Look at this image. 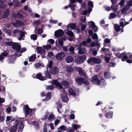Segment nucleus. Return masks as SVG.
Segmentation results:
<instances>
[{
    "instance_id": "1",
    "label": "nucleus",
    "mask_w": 132,
    "mask_h": 132,
    "mask_svg": "<svg viewBox=\"0 0 132 132\" xmlns=\"http://www.w3.org/2000/svg\"><path fill=\"white\" fill-rule=\"evenodd\" d=\"M12 121L18 122L14 125L12 126L10 129V132H15L16 129H18L19 130L18 132H22L24 127V125L22 123L23 119L22 118H15L12 120Z\"/></svg>"
},
{
    "instance_id": "2",
    "label": "nucleus",
    "mask_w": 132,
    "mask_h": 132,
    "mask_svg": "<svg viewBox=\"0 0 132 132\" xmlns=\"http://www.w3.org/2000/svg\"><path fill=\"white\" fill-rule=\"evenodd\" d=\"M128 53H131L130 52L127 53L126 52L124 51L121 54H120L119 52L116 53V56L119 59H121V60L122 61H126L128 63H132V58H129V57L126 60L123 59L124 56H127Z\"/></svg>"
},
{
    "instance_id": "3",
    "label": "nucleus",
    "mask_w": 132,
    "mask_h": 132,
    "mask_svg": "<svg viewBox=\"0 0 132 132\" xmlns=\"http://www.w3.org/2000/svg\"><path fill=\"white\" fill-rule=\"evenodd\" d=\"M91 81L93 84L97 85H99L100 84L102 86H104L106 85V83L103 79H101L100 81L98 77L96 75L93 76L92 78Z\"/></svg>"
},
{
    "instance_id": "4",
    "label": "nucleus",
    "mask_w": 132,
    "mask_h": 132,
    "mask_svg": "<svg viewBox=\"0 0 132 132\" xmlns=\"http://www.w3.org/2000/svg\"><path fill=\"white\" fill-rule=\"evenodd\" d=\"M6 45L8 46H12V48L13 49L18 51L21 48V47L19 45L16 43L12 42L11 40L9 42H6Z\"/></svg>"
},
{
    "instance_id": "5",
    "label": "nucleus",
    "mask_w": 132,
    "mask_h": 132,
    "mask_svg": "<svg viewBox=\"0 0 132 132\" xmlns=\"http://www.w3.org/2000/svg\"><path fill=\"white\" fill-rule=\"evenodd\" d=\"M23 110L25 112V116H27V115H29L31 116L33 110L30 109L28 106L27 105H26L24 108Z\"/></svg>"
},
{
    "instance_id": "6",
    "label": "nucleus",
    "mask_w": 132,
    "mask_h": 132,
    "mask_svg": "<svg viewBox=\"0 0 132 132\" xmlns=\"http://www.w3.org/2000/svg\"><path fill=\"white\" fill-rule=\"evenodd\" d=\"M101 62V60L98 58L92 57L89 58L87 60L88 63H99Z\"/></svg>"
},
{
    "instance_id": "7",
    "label": "nucleus",
    "mask_w": 132,
    "mask_h": 132,
    "mask_svg": "<svg viewBox=\"0 0 132 132\" xmlns=\"http://www.w3.org/2000/svg\"><path fill=\"white\" fill-rule=\"evenodd\" d=\"M76 82L78 84H80L82 83H84L85 84L87 85L89 84L88 82L81 78H76Z\"/></svg>"
},
{
    "instance_id": "8",
    "label": "nucleus",
    "mask_w": 132,
    "mask_h": 132,
    "mask_svg": "<svg viewBox=\"0 0 132 132\" xmlns=\"http://www.w3.org/2000/svg\"><path fill=\"white\" fill-rule=\"evenodd\" d=\"M86 59V56L82 55L78 57L76 60V61L78 63H81L85 61Z\"/></svg>"
},
{
    "instance_id": "9",
    "label": "nucleus",
    "mask_w": 132,
    "mask_h": 132,
    "mask_svg": "<svg viewBox=\"0 0 132 132\" xmlns=\"http://www.w3.org/2000/svg\"><path fill=\"white\" fill-rule=\"evenodd\" d=\"M65 54L63 52L59 53L56 55V58L58 60H62L65 56Z\"/></svg>"
},
{
    "instance_id": "10",
    "label": "nucleus",
    "mask_w": 132,
    "mask_h": 132,
    "mask_svg": "<svg viewBox=\"0 0 132 132\" xmlns=\"http://www.w3.org/2000/svg\"><path fill=\"white\" fill-rule=\"evenodd\" d=\"M37 52L42 55V58L44 57L45 50L44 48L39 47L37 48Z\"/></svg>"
},
{
    "instance_id": "11",
    "label": "nucleus",
    "mask_w": 132,
    "mask_h": 132,
    "mask_svg": "<svg viewBox=\"0 0 132 132\" xmlns=\"http://www.w3.org/2000/svg\"><path fill=\"white\" fill-rule=\"evenodd\" d=\"M64 34L63 31L61 29H60L55 31L54 35L56 37H61Z\"/></svg>"
},
{
    "instance_id": "12",
    "label": "nucleus",
    "mask_w": 132,
    "mask_h": 132,
    "mask_svg": "<svg viewBox=\"0 0 132 132\" xmlns=\"http://www.w3.org/2000/svg\"><path fill=\"white\" fill-rule=\"evenodd\" d=\"M9 11L8 10H6L4 12L3 17H2L1 11L0 10V19L2 18V17L3 18H7L9 15Z\"/></svg>"
},
{
    "instance_id": "13",
    "label": "nucleus",
    "mask_w": 132,
    "mask_h": 132,
    "mask_svg": "<svg viewBox=\"0 0 132 132\" xmlns=\"http://www.w3.org/2000/svg\"><path fill=\"white\" fill-rule=\"evenodd\" d=\"M13 25L15 27L18 28L20 26L23 25V22L20 20H16V23H13Z\"/></svg>"
},
{
    "instance_id": "14",
    "label": "nucleus",
    "mask_w": 132,
    "mask_h": 132,
    "mask_svg": "<svg viewBox=\"0 0 132 132\" xmlns=\"http://www.w3.org/2000/svg\"><path fill=\"white\" fill-rule=\"evenodd\" d=\"M88 25L89 27H91L93 29H95L94 30L95 32H96L97 30V27L95 25V23L93 21H90L88 23Z\"/></svg>"
},
{
    "instance_id": "15",
    "label": "nucleus",
    "mask_w": 132,
    "mask_h": 132,
    "mask_svg": "<svg viewBox=\"0 0 132 132\" xmlns=\"http://www.w3.org/2000/svg\"><path fill=\"white\" fill-rule=\"evenodd\" d=\"M59 69L56 67H53L50 70V72L52 74L54 75L58 73Z\"/></svg>"
},
{
    "instance_id": "16",
    "label": "nucleus",
    "mask_w": 132,
    "mask_h": 132,
    "mask_svg": "<svg viewBox=\"0 0 132 132\" xmlns=\"http://www.w3.org/2000/svg\"><path fill=\"white\" fill-rule=\"evenodd\" d=\"M88 12L90 13L92 11V8L93 7V4L91 1H89L88 3Z\"/></svg>"
},
{
    "instance_id": "17",
    "label": "nucleus",
    "mask_w": 132,
    "mask_h": 132,
    "mask_svg": "<svg viewBox=\"0 0 132 132\" xmlns=\"http://www.w3.org/2000/svg\"><path fill=\"white\" fill-rule=\"evenodd\" d=\"M52 84L60 88H62V86L61 85V84L57 80H54L52 82Z\"/></svg>"
},
{
    "instance_id": "18",
    "label": "nucleus",
    "mask_w": 132,
    "mask_h": 132,
    "mask_svg": "<svg viewBox=\"0 0 132 132\" xmlns=\"http://www.w3.org/2000/svg\"><path fill=\"white\" fill-rule=\"evenodd\" d=\"M61 97L62 100L64 102L68 101V97L65 92L64 93V94L63 93L62 94Z\"/></svg>"
},
{
    "instance_id": "19",
    "label": "nucleus",
    "mask_w": 132,
    "mask_h": 132,
    "mask_svg": "<svg viewBox=\"0 0 132 132\" xmlns=\"http://www.w3.org/2000/svg\"><path fill=\"white\" fill-rule=\"evenodd\" d=\"M77 71L79 72V74L81 76L85 75V73L84 72L82 69L81 67H76L75 68Z\"/></svg>"
},
{
    "instance_id": "20",
    "label": "nucleus",
    "mask_w": 132,
    "mask_h": 132,
    "mask_svg": "<svg viewBox=\"0 0 132 132\" xmlns=\"http://www.w3.org/2000/svg\"><path fill=\"white\" fill-rule=\"evenodd\" d=\"M61 83L62 85L66 88H68L69 87V83L66 81L63 80L61 81Z\"/></svg>"
},
{
    "instance_id": "21",
    "label": "nucleus",
    "mask_w": 132,
    "mask_h": 132,
    "mask_svg": "<svg viewBox=\"0 0 132 132\" xmlns=\"http://www.w3.org/2000/svg\"><path fill=\"white\" fill-rule=\"evenodd\" d=\"M55 119V116L53 113H51L49 115L48 119L50 121L54 120Z\"/></svg>"
},
{
    "instance_id": "22",
    "label": "nucleus",
    "mask_w": 132,
    "mask_h": 132,
    "mask_svg": "<svg viewBox=\"0 0 132 132\" xmlns=\"http://www.w3.org/2000/svg\"><path fill=\"white\" fill-rule=\"evenodd\" d=\"M51 93H47L46 95V98L45 99H43V101H47L50 100L51 98Z\"/></svg>"
},
{
    "instance_id": "23",
    "label": "nucleus",
    "mask_w": 132,
    "mask_h": 132,
    "mask_svg": "<svg viewBox=\"0 0 132 132\" xmlns=\"http://www.w3.org/2000/svg\"><path fill=\"white\" fill-rule=\"evenodd\" d=\"M36 78L37 79H38L40 80L43 81L46 79V78H44V77H42L41 75L39 73H38L37 75L36 76Z\"/></svg>"
},
{
    "instance_id": "24",
    "label": "nucleus",
    "mask_w": 132,
    "mask_h": 132,
    "mask_svg": "<svg viewBox=\"0 0 132 132\" xmlns=\"http://www.w3.org/2000/svg\"><path fill=\"white\" fill-rule=\"evenodd\" d=\"M73 58L71 56H68L65 59V61L68 63L71 62L73 61Z\"/></svg>"
},
{
    "instance_id": "25",
    "label": "nucleus",
    "mask_w": 132,
    "mask_h": 132,
    "mask_svg": "<svg viewBox=\"0 0 132 132\" xmlns=\"http://www.w3.org/2000/svg\"><path fill=\"white\" fill-rule=\"evenodd\" d=\"M7 53L6 52H4L0 54V60H2L3 59L4 57L6 56L7 55Z\"/></svg>"
},
{
    "instance_id": "26",
    "label": "nucleus",
    "mask_w": 132,
    "mask_h": 132,
    "mask_svg": "<svg viewBox=\"0 0 132 132\" xmlns=\"http://www.w3.org/2000/svg\"><path fill=\"white\" fill-rule=\"evenodd\" d=\"M76 25L73 23H70L67 26L68 29L70 28L72 29H76Z\"/></svg>"
},
{
    "instance_id": "27",
    "label": "nucleus",
    "mask_w": 132,
    "mask_h": 132,
    "mask_svg": "<svg viewBox=\"0 0 132 132\" xmlns=\"http://www.w3.org/2000/svg\"><path fill=\"white\" fill-rule=\"evenodd\" d=\"M69 93L71 95L73 96H75V92L73 89L71 88H70L69 90Z\"/></svg>"
},
{
    "instance_id": "28",
    "label": "nucleus",
    "mask_w": 132,
    "mask_h": 132,
    "mask_svg": "<svg viewBox=\"0 0 132 132\" xmlns=\"http://www.w3.org/2000/svg\"><path fill=\"white\" fill-rule=\"evenodd\" d=\"M104 76L105 78L106 79H109L111 77L110 73L108 72H106L104 73Z\"/></svg>"
},
{
    "instance_id": "29",
    "label": "nucleus",
    "mask_w": 132,
    "mask_h": 132,
    "mask_svg": "<svg viewBox=\"0 0 132 132\" xmlns=\"http://www.w3.org/2000/svg\"><path fill=\"white\" fill-rule=\"evenodd\" d=\"M36 58V55L35 54H33L29 58V61H34Z\"/></svg>"
},
{
    "instance_id": "30",
    "label": "nucleus",
    "mask_w": 132,
    "mask_h": 132,
    "mask_svg": "<svg viewBox=\"0 0 132 132\" xmlns=\"http://www.w3.org/2000/svg\"><path fill=\"white\" fill-rule=\"evenodd\" d=\"M13 2L14 5L16 6H18L20 5V2L17 0H13Z\"/></svg>"
},
{
    "instance_id": "31",
    "label": "nucleus",
    "mask_w": 132,
    "mask_h": 132,
    "mask_svg": "<svg viewBox=\"0 0 132 132\" xmlns=\"http://www.w3.org/2000/svg\"><path fill=\"white\" fill-rule=\"evenodd\" d=\"M111 1L112 3V5L111 6V9H112L114 10V11H115V2H116V0H111Z\"/></svg>"
},
{
    "instance_id": "32",
    "label": "nucleus",
    "mask_w": 132,
    "mask_h": 132,
    "mask_svg": "<svg viewBox=\"0 0 132 132\" xmlns=\"http://www.w3.org/2000/svg\"><path fill=\"white\" fill-rule=\"evenodd\" d=\"M78 53L80 54H82L85 52V50L84 49L82 48L81 47L78 48Z\"/></svg>"
},
{
    "instance_id": "33",
    "label": "nucleus",
    "mask_w": 132,
    "mask_h": 132,
    "mask_svg": "<svg viewBox=\"0 0 132 132\" xmlns=\"http://www.w3.org/2000/svg\"><path fill=\"white\" fill-rule=\"evenodd\" d=\"M28 123L33 124L37 128L38 127H39V124L36 121L32 122V121L29 122V121H28Z\"/></svg>"
},
{
    "instance_id": "34",
    "label": "nucleus",
    "mask_w": 132,
    "mask_h": 132,
    "mask_svg": "<svg viewBox=\"0 0 132 132\" xmlns=\"http://www.w3.org/2000/svg\"><path fill=\"white\" fill-rule=\"evenodd\" d=\"M45 76L44 77V78H46V79H47V78H50L51 79V75L50 73H49L48 72H45Z\"/></svg>"
},
{
    "instance_id": "35",
    "label": "nucleus",
    "mask_w": 132,
    "mask_h": 132,
    "mask_svg": "<svg viewBox=\"0 0 132 132\" xmlns=\"http://www.w3.org/2000/svg\"><path fill=\"white\" fill-rule=\"evenodd\" d=\"M127 7L124 6L123 8L121 10V11L122 13H125L127 12Z\"/></svg>"
},
{
    "instance_id": "36",
    "label": "nucleus",
    "mask_w": 132,
    "mask_h": 132,
    "mask_svg": "<svg viewBox=\"0 0 132 132\" xmlns=\"http://www.w3.org/2000/svg\"><path fill=\"white\" fill-rule=\"evenodd\" d=\"M3 27V30L5 32H6L9 35H10L11 34V31L10 30H8L5 27Z\"/></svg>"
},
{
    "instance_id": "37",
    "label": "nucleus",
    "mask_w": 132,
    "mask_h": 132,
    "mask_svg": "<svg viewBox=\"0 0 132 132\" xmlns=\"http://www.w3.org/2000/svg\"><path fill=\"white\" fill-rule=\"evenodd\" d=\"M113 114V113L112 111H110L109 113H107L106 115V117L107 118H110L112 117V115Z\"/></svg>"
},
{
    "instance_id": "38",
    "label": "nucleus",
    "mask_w": 132,
    "mask_h": 132,
    "mask_svg": "<svg viewBox=\"0 0 132 132\" xmlns=\"http://www.w3.org/2000/svg\"><path fill=\"white\" fill-rule=\"evenodd\" d=\"M127 56H124L123 59H126L128 57V58H132V54L131 53H128L127 54Z\"/></svg>"
},
{
    "instance_id": "39",
    "label": "nucleus",
    "mask_w": 132,
    "mask_h": 132,
    "mask_svg": "<svg viewBox=\"0 0 132 132\" xmlns=\"http://www.w3.org/2000/svg\"><path fill=\"white\" fill-rule=\"evenodd\" d=\"M49 113L48 111H46V112L45 115L44 116V117L42 118V119L44 120L47 119L48 117V118Z\"/></svg>"
},
{
    "instance_id": "40",
    "label": "nucleus",
    "mask_w": 132,
    "mask_h": 132,
    "mask_svg": "<svg viewBox=\"0 0 132 132\" xmlns=\"http://www.w3.org/2000/svg\"><path fill=\"white\" fill-rule=\"evenodd\" d=\"M30 38L31 39L35 40L37 39V36L35 34H32L30 36Z\"/></svg>"
},
{
    "instance_id": "41",
    "label": "nucleus",
    "mask_w": 132,
    "mask_h": 132,
    "mask_svg": "<svg viewBox=\"0 0 132 132\" xmlns=\"http://www.w3.org/2000/svg\"><path fill=\"white\" fill-rule=\"evenodd\" d=\"M72 126L73 127V128L75 129H77L81 127V126L79 125H73V124L72 125Z\"/></svg>"
},
{
    "instance_id": "42",
    "label": "nucleus",
    "mask_w": 132,
    "mask_h": 132,
    "mask_svg": "<svg viewBox=\"0 0 132 132\" xmlns=\"http://www.w3.org/2000/svg\"><path fill=\"white\" fill-rule=\"evenodd\" d=\"M65 128V127L63 125H62L60 126L58 128V132H61V131L60 130H63Z\"/></svg>"
},
{
    "instance_id": "43",
    "label": "nucleus",
    "mask_w": 132,
    "mask_h": 132,
    "mask_svg": "<svg viewBox=\"0 0 132 132\" xmlns=\"http://www.w3.org/2000/svg\"><path fill=\"white\" fill-rule=\"evenodd\" d=\"M73 70V68L70 67L69 66L67 68V71L68 72H72Z\"/></svg>"
},
{
    "instance_id": "44",
    "label": "nucleus",
    "mask_w": 132,
    "mask_h": 132,
    "mask_svg": "<svg viewBox=\"0 0 132 132\" xmlns=\"http://www.w3.org/2000/svg\"><path fill=\"white\" fill-rule=\"evenodd\" d=\"M102 50L103 52L105 54L106 53L109 52V49H106L105 48L103 47L102 49Z\"/></svg>"
},
{
    "instance_id": "45",
    "label": "nucleus",
    "mask_w": 132,
    "mask_h": 132,
    "mask_svg": "<svg viewBox=\"0 0 132 132\" xmlns=\"http://www.w3.org/2000/svg\"><path fill=\"white\" fill-rule=\"evenodd\" d=\"M69 7L73 11H74L75 10V6L73 4H70L69 5Z\"/></svg>"
},
{
    "instance_id": "46",
    "label": "nucleus",
    "mask_w": 132,
    "mask_h": 132,
    "mask_svg": "<svg viewBox=\"0 0 132 132\" xmlns=\"http://www.w3.org/2000/svg\"><path fill=\"white\" fill-rule=\"evenodd\" d=\"M110 42V40L109 39H106L104 40V46H106V44L107 43H109Z\"/></svg>"
},
{
    "instance_id": "47",
    "label": "nucleus",
    "mask_w": 132,
    "mask_h": 132,
    "mask_svg": "<svg viewBox=\"0 0 132 132\" xmlns=\"http://www.w3.org/2000/svg\"><path fill=\"white\" fill-rule=\"evenodd\" d=\"M67 34L70 36H73V34L72 31H68L67 32Z\"/></svg>"
},
{
    "instance_id": "48",
    "label": "nucleus",
    "mask_w": 132,
    "mask_h": 132,
    "mask_svg": "<svg viewBox=\"0 0 132 132\" xmlns=\"http://www.w3.org/2000/svg\"><path fill=\"white\" fill-rule=\"evenodd\" d=\"M120 26L123 27L122 29L121 30V32H122L123 31V27H124V23L122 21H121L120 22Z\"/></svg>"
},
{
    "instance_id": "49",
    "label": "nucleus",
    "mask_w": 132,
    "mask_h": 132,
    "mask_svg": "<svg viewBox=\"0 0 132 132\" xmlns=\"http://www.w3.org/2000/svg\"><path fill=\"white\" fill-rule=\"evenodd\" d=\"M57 42H58L59 44L61 45H62L63 44V40L62 39H60L59 40H56L55 42V43H56Z\"/></svg>"
},
{
    "instance_id": "50",
    "label": "nucleus",
    "mask_w": 132,
    "mask_h": 132,
    "mask_svg": "<svg viewBox=\"0 0 132 132\" xmlns=\"http://www.w3.org/2000/svg\"><path fill=\"white\" fill-rule=\"evenodd\" d=\"M92 38L93 39H98V37L97 34L95 33L93 34L92 36Z\"/></svg>"
},
{
    "instance_id": "51",
    "label": "nucleus",
    "mask_w": 132,
    "mask_h": 132,
    "mask_svg": "<svg viewBox=\"0 0 132 132\" xmlns=\"http://www.w3.org/2000/svg\"><path fill=\"white\" fill-rule=\"evenodd\" d=\"M121 28L120 26L118 24H116V31L118 32L120 31Z\"/></svg>"
},
{
    "instance_id": "52",
    "label": "nucleus",
    "mask_w": 132,
    "mask_h": 132,
    "mask_svg": "<svg viewBox=\"0 0 132 132\" xmlns=\"http://www.w3.org/2000/svg\"><path fill=\"white\" fill-rule=\"evenodd\" d=\"M43 47L45 48L47 50H48L50 49L51 48V45H46L43 46Z\"/></svg>"
},
{
    "instance_id": "53",
    "label": "nucleus",
    "mask_w": 132,
    "mask_h": 132,
    "mask_svg": "<svg viewBox=\"0 0 132 132\" xmlns=\"http://www.w3.org/2000/svg\"><path fill=\"white\" fill-rule=\"evenodd\" d=\"M86 21V16H82L81 19V21L82 23H84Z\"/></svg>"
},
{
    "instance_id": "54",
    "label": "nucleus",
    "mask_w": 132,
    "mask_h": 132,
    "mask_svg": "<svg viewBox=\"0 0 132 132\" xmlns=\"http://www.w3.org/2000/svg\"><path fill=\"white\" fill-rule=\"evenodd\" d=\"M20 31L18 29L14 30L13 31V35L15 36L16 34L20 32Z\"/></svg>"
},
{
    "instance_id": "55",
    "label": "nucleus",
    "mask_w": 132,
    "mask_h": 132,
    "mask_svg": "<svg viewBox=\"0 0 132 132\" xmlns=\"http://www.w3.org/2000/svg\"><path fill=\"white\" fill-rule=\"evenodd\" d=\"M22 13V12L21 11L20 13L19 12H18L16 15L18 18H20L22 17V15L21 14Z\"/></svg>"
},
{
    "instance_id": "56",
    "label": "nucleus",
    "mask_w": 132,
    "mask_h": 132,
    "mask_svg": "<svg viewBox=\"0 0 132 132\" xmlns=\"http://www.w3.org/2000/svg\"><path fill=\"white\" fill-rule=\"evenodd\" d=\"M115 14L113 13H111L110 14V16L109 17V19H111L112 18H114L115 17Z\"/></svg>"
},
{
    "instance_id": "57",
    "label": "nucleus",
    "mask_w": 132,
    "mask_h": 132,
    "mask_svg": "<svg viewBox=\"0 0 132 132\" xmlns=\"http://www.w3.org/2000/svg\"><path fill=\"white\" fill-rule=\"evenodd\" d=\"M6 4L3 2L0 1V7H4L6 6Z\"/></svg>"
},
{
    "instance_id": "58",
    "label": "nucleus",
    "mask_w": 132,
    "mask_h": 132,
    "mask_svg": "<svg viewBox=\"0 0 132 132\" xmlns=\"http://www.w3.org/2000/svg\"><path fill=\"white\" fill-rule=\"evenodd\" d=\"M52 62L51 61H50L48 63L47 65V67H48L49 68H51L52 66Z\"/></svg>"
},
{
    "instance_id": "59",
    "label": "nucleus",
    "mask_w": 132,
    "mask_h": 132,
    "mask_svg": "<svg viewBox=\"0 0 132 132\" xmlns=\"http://www.w3.org/2000/svg\"><path fill=\"white\" fill-rule=\"evenodd\" d=\"M25 33V32L20 31L19 34L20 35L21 37H23L24 36Z\"/></svg>"
},
{
    "instance_id": "60",
    "label": "nucleus",
    "mask_w": 132,
    "mask_h": 132,
    "mask_svg": "<svg viewBox=\"0 0 132 132\" xmlns=\"http://www.w3.org/2000/svg\"><path fill=\"white\" fill-rule=\"evenodd\" d=\"M127 5L128 6H130L132 5V1H129L127 3Z\"/></svg>"
},
{
    "instance_id": "61",
    "label": "nucleus",
    "mask_w": 132,
    "mask_h": 132,
    "mask_svg": "<svg viewBox=\"0 0 132 132\" xmlns=\"http://www.w3.org/2000/svg\"><path fill=\"white\" fill-rule=\"evenodd\" d=\"M50 22L52 23L55 24L57 22V21L53 20H51L49 21Z\"/></svg>"
},
{
    "instance_id": "62",
    "label": "nucleus",
    "mask_w": 132,
    "mask_h": 132,
    "mask_svg": "<svg viewBox=\"0 0 132 132\" xmlns=\"http://www.w3.org/2000/svg\"><path fill=\"white\" fill-rule=\"evenodd\" d=\"M53 55V53L52 52H48L47 55V56L49 57H51Z\"/></svg>"
},
{
    "instance_id": "63",
    "label": "nucleus",
    "mask_w": 132,
    "mask_h": 132,
    "mask_svg": "<svg viewBox=\"0 0 132 132\" xmlns=\"http://www.w3.org/2000/svg\"><path fill=\"white\" fill-rule=\"evenodd\" d=\"M48 42H49V43L52 44H53L54 43V40L53 39H50L48 40Z\"/></svg>"
},
{
    "instance_id": "64",
    "label": "nucleus",
    "mask_w": 132,
    "mask_h": 132,
    "mask_svg": "<svg viewBox=\"0 0 132 132\" xmlns=\"http://www.w3.org/2000/svg\"><path fill=\"white\" fill-rule=\"evenodd\" d=\"M43 30L42 29H39L37 31V33L38 34H41L43 32Z\"/></svg>"
}]
</instances>
